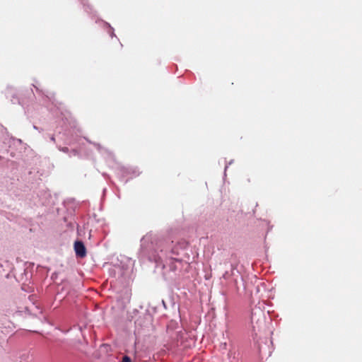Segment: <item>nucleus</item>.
<instances>
[{
    "mask_svg": "<svg viewBox=\"0 0 362 362\" xmlns=\"http://www.w3.org/2000/svg\"><path fill=\"white\" fill-rule=\"evenodd\" d=\"M74 250L76 255L79 257H84L86 255V249L83 242L76 241L74 243Z\"/></svg>",
    "mask_w": 362,
    "mask_h": 362,
    "instance_id": "f257e3e1",
    "label": "nucleus"
},
{
    "mask_svg": "<svg viewBox=\"0 0 362 362\" xmlns=\"http://www.w3.org/2000/svg\"><path fill=\"white\" fill-rule=\"evenodd\" d=\"M184 262L181 259H171L169 262L170 269L173 272L180 270L183 267Z\"/></svg>",
    "mask_w": 362,
    "mask_h": 362,
    "instance_id": "f03ea898",
    "label": "nucleus"
},
{
    "mask_svg": "<svg viewBox=\"0 0 362 362\" xmlns=\"http://www.w3.org/2000/svg\"><path fill=\"white\" fill-rule=\"evenodd\" d=\"M122 362H131V359L128 356H124Z\"/></svg>",
    "mask_w": 362,
    "mask_h": 362,
    "instance_id": "7ed1b4c3",
    "label": "nucleus"
},
{
    "mask_svg": "<svg viewBox=\"0 0 362 362\" xmlns=\"http://www.w3.org/2000/svg\"><path fill=\"white\" fill-rule=\"evenodd\" d=\"M157 257H157V255H154V256L153 257V260H154V261H157Z\"/></svg>",
    "mask_w": 362,
    "mask_h": 362,
    "instance_id": "20e7f679",
    "label": "nucleus"
}]
</instances>
